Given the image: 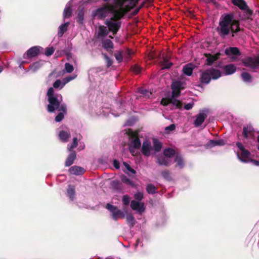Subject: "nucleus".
<instances>
[{
  "instance_id": "61",
  "label": "nucleus",
  "mask_w": 259,
  "mask_h": 259,
  "mask_svg": "<svg viewBox=\"0 0 259 259\" xmlns=\"http://www.w3.org/2000/svg\"><path fill=\"white\" fill-rule=\"evenodd\" d=\"M249 162H251L254 165L259 166V160H250Z\"/></svg>"
},
{
  "instance_id": "1",
  "label": "nucleus",
  "mask_w": 259,
  "mask_h": 259,
  "mask_svg": "<svg viewBox=\"0 0 259 259\" xmlns=\"http://www.w3.org/2000/svg\"><path fill=\"white\" fill-rule=\"evenodd\" d=\"M118 6L106 4L92 12V16L98 19L103 20L108 17L105 21V24L108 30L112 32L113 35L117 33L121 27L120 19L131 9L128 8L124 9L127 1H115ZM132 6H135L138 1H130Z\"/></svg>"
},
{
  "instance_id": "2",
  "label": "nucleus",
  "mask_w": 259,
  "mask_h": 259,
  "mask_svg": "<svg viewBox=\"0 0 259 259\" xmlns=\"http://www.w3.org/2000/svg\"><path fill=\"white\" fill-rule=\"evenodd\" d=\"M217 31L222 38H225L229 34L234 37L241 31L239 22L234 19L232 13L224 14L220 18Z\"/></svg>"
},
{
  "instance_id": "25",
  "label": "nucleus",
  "mask_w": 259,
  "mask_h": 259,
  "mask_svg": "<svg viewBox=\"0 0 259 259\" xmlns=\"http://www.w3.org/2000/svg\"><path fill=\"white\" fill-rule=\"evenodd\" d=\"M70 23L69 22H65L60 25L58 29V36L59 37H62L64 33L68 30V28Z\"/></svg>"
},
{
  "instance_id": "18",
  "label": "nucleus",
  "mask_w": 259,
  "mask_h": 259,
  "mask_svg": "<svg viewBox=\"0 0 259 259\" xmlns=\"http://www.w3.org/2000/svg\"><path fill=\"white\" fill-rule=\"evenodd\" d=\"M225 141L223 139L210 140L205 145L206 149H210L217 146H223L225 145Z\"/></svg>"
},
{
  "instance_id": "39",
  "label": "nucleus",
  "mask_w": 259,
  "mask_h": 259,
  "mask_svg": "<svg viewBox=\"0 0 259 259\" xmlns=\"http://www.w3.org/2000/svg\"><path fill=\"white\" fill-rule=\"evenodd\" d=\"M111 186L113 189L118 191L121 190L122 189V184L118 181H112L111 183Z\"/></svg>"
},
{
  "instance_id": "47",
  "label": "nucleus",
  "mask_w": 259,
  "mask_h": 259,
  "mask_svg": "<svg viewBox=\"0 0 259 259\" xmlns=\"http://www.w3.org/2000/svg\"><path fill=\"white\" fill-rule=\"evenodd\" d=\"M172 63L170 62L168 60H166L165 58L163 59L162 69H168L172 66Z\"/></svg>"
},
{
  "instance_id": "45",
  "label": "nucleus",
  "mask_w": 259,
  "mask_h": 259,
  "mask_svg": "<svg viewBox=\"0 0 259 259\" xmlns=\"http://www.w3.org/2000/svg\"><path fill=\"white\" fill-rule=\"evenodd\" d=\"M140 93L141 94H142L143 96L147 98H150L152 96V92L144 89H141L140 90Z\"/></svg>"
},
{
  "instance_id": "63",
  "label": "nucleus",
  "mask_w": 259,
  "mask_h": 259,
  "mask_svg": "<svg viewBox=\"0 0 259 259\" xmlns=\"http://www.w3.org/2000/svg\"><path fill=\"white\" fill-rule=\"evenodd\" d=\"M84 147H85V145L84 144H83L82 145H80L79 146V148L80 149H83L84 148Z\"/></svg>"
},
{
  "instance_id": "36",
  "label": "nucleus",
  "mask_w": 259,
  "mask_h": 259,
  "mask_svg": "<svg viewBox=\"0 0 259 259\" xmlns=\"http://www.w3.org/2000/svg\"><path fill=\"white\" fill-rule=\"evenodd\" d=\"M126 221L131 228L133 227L136 222L135 218L131 214H128L126 215Z\"/></svg>"
},
{
  "instance_id": "7",
  "label": "nucleus",
  "mask_w": 259,
  "mask_h": 259,
  "mask_svg": "<svg viewBox=\"0 0 259 259\" xmlns=\"http://www.w3.org/2000/svg\"><path fill=\"white\" fill-rule=\"evenodd\" d=\"M106 208L111 212L112 217L114 221H117L119 218L123 219L125 216L124 212L109 203L107 204Z\"/></svg>"
},
{
  "instance_id": "19",
  "label": "nucleus",
  "mask_w": 259,
  "mask_h": 259,
  "mask_svg": "<svg viewBox=\"0 0 259 259\" xmlns=\"http://www.w3.org/2000/svg\"><path fill=\"white\" fill-rule=\"evenodd\" d=\"M172 157H169L165 155L159 156L157 162L160 165L168 166L172 163Z\"/></svg>"
},
{
  "instance_id": "54",
  "label": "nucleus",
  "mask_w": 259,
  "mask_h": 259,
  "mask_svg": "<svg viewBox=\"0 0 259 259\" xmlns=\"http://www.w3.org/2000/svg\"><path fill=\"white\" fill-rule=\"evenodd\" d=\"M130 198L128 195H125L122 197V202L125 205H128L130 204Z\"/></svg>"
},
{
  "instance_id": "23",
  "label": "nucleus",
  "mask_w": 259,
  "mask_h": 259,
  "mask_svg": "<svg viewBox=\"0 0 259 259\" xmlns=\"http://www.w3.org/2000/svg\"><path fill=\"white\" fill-rule=\"evenodd\" d=\"M223 70L225 75H231L235 72L236 67L234 64H230L224 66Z\"/></svg>"
},
{
  "instance_id": "10",
  "label": "nucleus",
  "mask_w": 259,
  "mask_h": 259,
  "mask_svg": "<svg viewBox=\"0 0 259 259\" xmlns=\"http://www.w3.org/2000/svg\"><path fill=\"white\" fill-rule=\"evenodd\" d=\"M71 135L69 130L67 127L61 126L58 129V137L62 142H67Z\"/></svg>"
},
{
  "instance_id": "43",
  "label": "nucleus",
  "mask_w": 259,
  "mask_h": 259,
  "mask_svg": "<svg viewBox=\"0 0 259 259\" xmlns=\"http://www.w3.org/2000/svg\"><path fill=\"white\" fill-rule=\"evenodd\" d=\"M78 145V141L77 138L75 137L73 139V142L71 144H68L67 149L69 151H71L72 149L75 148Z\"/></svg>"
},
{
  "instance_id": "30",
  "label": "nucleus",
  "mask_w": 259,
  "mask_h": 259,
  "mask_svg": "<svg viewBox=\"0 0 259 259\" xmlns=\"http://www.w3.org/2000/svg\"><path fill=\"white\" fill-rule=\"evenodd\" d=\"M241 78L245 83H250L252 80V77L250 74L246 72H243L241 73Z\"/></svg>"
},
{
  "instance_id": "62",
  "label": "nucleus",
  "mask_w": 259,
  "mask_h": 259,
  "mask_svg": "<svg viewBox=\"0 0 259 259\" xmlns=\"http://www.w3.org/2000/svg\"><path fill=\"white\" fill-rule=\"evenodd\" d=\"M144 3H143V4H142V5H141V7H139V8H138L135 9L134 10V11H133V12H132V13H133L134 15L137 14L138 13V12L139 11L140 9L142 7L144 6Z\"/></svg>"
},
{
  "instance_id": "55",
  "label": "nucleus",
  "mask_w": 259,
  "mask_h": 259,
  "mask_svg": "<svg viewBox=\"0 0 259 259\" xmlns=\"http://www.w3.org/2000/svg\"><path fill=\"white\" fill-rule=\"evenodd\" d=\"M194 103L193 102H190L188 104H185V105L184 106V109H185L187 110H189L193 108V107L194 106Z\"/></svg>"
},
{
  "instance_id": "53",
  "label": "nucleus",
  "mask_w": 259,
  "mask_h": 259,
  "mask_svg": "<svg viewBox=\"0 0 259 259\" xmlns=\"http://www.w3.org/2000/svg\"><path fill=\"white\" fill-rule=\"evenodd\" d=\"M131 70L136 74H139L141 71V68L138 65H134L131 67Z\"/></svg>"
},
{
  "instance_id": "27",
  "label": "nucleus",
  "mask_w": 259,
  "mask_h": 259,
  "mask_svg": "<svg viewBox=\"0 0 259 259\" xmlns=\"http://www.w3.org/2000/svg\"><path fill=\"white\" fill-rule=\"evenodd\" d=\"M42 65V61H36L30 65L28 70L31 72L34 73L40 68Z\"/></svg>"
},
{
  "instance_id": "15",
  "label": "nucleus",
  "mask_w": 259,
  "mask_h": 259,
  "mask_svg": "<svg viewBox=\"0 0 259 259\" xmlns=\"http://www.w3.org/2000/svg\"><path fill=\"white\" fill-rule=\"evenodd\" d=\"M237 155L238 159L242 162L248 163L250 161L249 157L250 153L246 149L238 152L237 153Z\"/></svg>"
},
{
  "instance_id": "3",
  "label": "nucleus",
  "mask_w": 259,
  "mask_h": 259,
  "mask_svg": "<svg viewBox=\"0 0 259 259\" xmlns=\"http://www.w3.org/2000/svg\"><path fill=\"white\" fill-rule=\"evenodd\" d=\"M48 105L47 110L49 112H54L56 110L60 109L62 96L60 94L55 93L53 88H50L47 92Z\"/></svg>"
},
{
  "instance_id": "48",
  "label": "nucleus",
  "mask_w": 259,
  "mask_h": 259,
  "mask_svg": "<svg viewBox=\"0 0 259 259\" xmlns=\"http://www.w3.org/2000/svg\"><path fill=\"white\" fill-rule=\"evenodd\" d=\"M84 20V14L83 11L81 10L79 11L77 14V21L80 23L82 24Z\"/></svg>"
},
{
  "instance_id": "12",
  "label": "nucleus",
  "mask_w": 259,
  "mask_h": 259,
  "mask_svg": "<svg viewBox=\"0 0 259 259\" xmlns=\"http://www.w3.org/2000/svg\"><path fill=\"white\" fill-rule=\"evenodd\" d=\"M256 134L252 126L246 125L243 127L242 135L245 139L254 140Z\"/></svg>"
},
{
  "instance_id": "21",
  "label": "nucleus",
  "mask_w": 259,
  "mask_h": 259,
  "mask_svg": "<svg viewBox=\"0 0 259 259\" xmlns=\"http://www.w3.org/2000/svg\"><path fill=\"white\" fill-rule=\"evenodd\" d=\"M233 4L237 6L240 9L244 11L249 15L252 14V11L249 9L245 1H232Z\"/></svg>"
},
{
  "instance_id": "40",
  "label": "nucleus",
  "mask_w": 259,
  "mask_h": 259,
  "mask_svg": "<svg viewBox=\"0 0 259 259\" xmlns=\"http://www.w3.org/2000/svg\"><path fill=\"white\" fill-rule=\"evenodd\" d=\"M220 54H217L215 55H210L207 58V61L209 65L212 64L215 61L218 59Z\"/></svg>"
},
{
  "instance_id": "4",
  "label": "nucleus",
  "mask_w": 259,
  "mask_h": 259,
  "mask_svg": "<svg viewBox=\"0 0 259 259\" xmlns=\"http://www.w3.org/2000/svg\"><path fill=\"white\" fill-rule=\"evenodd\" d=\"M222 75L221 71L214 68H210L202 72L200 80L201 83L207 84L211 79H217Z\"/></svg>"
},
{
  "instance_id": "58",
  "label": "nucleus",
  "mask_w": 259,
  "mask_h": 259,
  "mask_svg": "<svg viewBox=\"0 0 259 259\" xmlns=\"http://www.w3.org/2000/svg\"><path fill=\"white\" fill-rule=\"evenodd\" d=\"M113 164L114 167L116 169H119L120 167L119 162L117 160H114L113 161Z\"/></svg>"
},
{
  "instance_id": "31",
  "label": "nucleus",
  "mask_w": 259,
  "mask_h": 259,
  "mask_svg": "<svg viewBox=\"0 0 259 259\" xmlns=\"http://www.w3.org/2000/svg\"><path fill=\"white\" fill-rule=\"evenodd\" d=\"M123 164L125 168V169L124 170V172L125 174L129 176H131V174H136V170L133 169L127 163H126V162H123Z\"/></svg>"
},
{
  "instance_id": "22",
  "label": "nucleus",
  "mask_w": 259,
  "mask_h": 259,
  "mask_svg": "<svg viewBox=\"0 0 259 259\" xmlns=\"http://www.w3.org/2000/svg\"><path fill=\"white\" fill-rule=\"evenodd\" d=\"M60 112L55 117L56 122L61 121L64 118V114L66 113L67 108L65 104L61 105L60 109L58 110Z\"/></svg>"
},
{
  "instance_id": "17",
  "label": "nucleus",
  "mask_w": 259,
  "mask_h": 259,
  "mask_svg": "<svg viewBox=\"0 0 259 259\" xmlns=\"http://www.w3.org/2000/svg\"><path fill=\"white\" fill-rule=\"evenodd\" d=\"M75 9L72 2L69 1L66 5L63 11V18H69L72 16V12Z\"/></svg>"
},
{
  "instance_id": "11",
  "label": "nucleus",
  "mask_w": 259,
  "mask_h": 259,
  "mask_svg": "<svg viewBox=\"0 0 259 259\" xmlns=\"http://www.w3.org/2000/svg\"><path fill=\"white\" fill-rule=\"evenodd\" d=\"M161 104L163 106L172 105L176 108L181 109L183 108V103L179 100L176 99V97H171L169 99H162L161 101Z\"/></svg>"
},
{
  "instance_id": "42",
  "label": "nucleus",
  "mask_w": 259,
  "mask_h": 259,
  "mask_svg": "<svg viewBox=\"0 0 259 259\" xmlns=\"http://www.w3.org/2000/svg\"><path fill=\"white\" fill-rule=\"evenodd\" d=\"M74 70L73 66L69 63H66L64 65V69L63 70L64 72L66 73H71Z\"/></svg>"
},
{
  "instance_id": "50",
  "label": "nucleus",
  "mask_w": 259,
  "mask_h": 259,
  "mask_svg": "<svg viewBox=\"0 0 259 259\" xmlns=\"http://www.w3.org/2000/svg\"><path fill=\"white\" fill-rule=\"evenodd\" d=\"M121 180L122 182H123V183H125L126 184L130 185L131 186H133V185H134L133 183L130 180V179H128V178H127L125 176H122L121 178Z\"/></svg>"
},
{
  "instance_id": "20",
  "label": "nucleus",
  "mask_w": 259,
  "mask_h": 259,
  "mask_svg": "<svg viewBox=\"0 0 259 259\" xmlns=\"http://www.w3.org/2000/svg\"><path fill=\"white\" fill-rule=\"evenodd\" d=\"M207 115L204 111L200 112V113L196 116V119L194 122V125L195 127H199L204 121L205 119L206 118Z\"/></svg>"
},
{
  "instance_id": "28",
  "label": "nucleus",
  "mask_w": 259,
  "mask_h": 259,
  "mask_svg": "<svg viewBox=\"0 0 259 259\" xmlns=\"http://www.w3.org/2000/svg\"><path fill=\"white\" fill-rule=\"evenodd\" d=\"M225 53L227 55L230 56L231 55H240V52L238 48L236 47H230L225 50Z\"/></svg>"
},
{
  "instance_id": "38",
  "label": "nucleus",
  "mask_w": 259,
  "mask_h": 259,
  "mask_svg": "<svg viewBox=\"0 0 259 259\" xmlns=\"http://www.w3.org/2000/svg\"><path fill=\"white\" fill-rule=\"evenodd\" d=\"M146 191L149 194H154L157 192V189L154 185L149 184L146 186Z\"/></svg>"
},
{
  "instance_id": "14",
  "label": "nucleus",
  "mask_w": 259,
  "mask_h": 259,
  "mask_svg": "<svg viewBox=\"0 0 259 259\" xmlns=\"http://www.w3.org/2000/svg\"><path fill=\"white\" fill-rule=\"evenodd\" d=\"M40 49H42V48L39 46H34L31 47L27 50V52L24 55L23 57L24 58H31L34 57L39 54Z\"/></svg>"
},
{
  "instance_id": "16",
  "label": "nucleus",
  "mask_w": 259,
  "mask_h": 259,
  "mask_svg": "<svg viewBox=\"0 0 259 259\" xmlns=\"http://www.w3.org/2000/svg\"><path fill=\"white\" fill-rule=\"evenodd\" d=\"M153 150L151 146V142L148 140L145 141L143 143L142 146V153L145 156H149L151 154V151Z\"/></svg>"
},
{
  "instance_id": "64",
  "label": "nucleus",
  "mask_w": 259,
  "mask_h": 259,
  "mask_svg": "<svg viewBox=\"0 0 259 259\" xmlns=\"http://www.w3.org/2000/svg\"><path fill=\"white\" fill-rule=\"evenodd\" d=\"M139 242H140V240L139 239L137 240V243L135 244V248H136L137 247V246H138V244L139 243Z\"/></svg>"
},
{
  "instance_id": "5",
  "label": "nucleus",
  "mask_w": 259,
  "mask_h": 259,
  "mask_svg": "<svg viewBox=\"0 0 259 259\" xmlns=\"http://www.w3.org/2000/svg\"><path fill=\"white\" fill-rule=\"evenodd\" d=\"M128 149L133 155L136 154V151L141 146V142L137 133L131 131L129 132Z\"/></svg>"
},
{
  "instance_id": "8",
  "label": "nucleus",
  "mask_w": 259,
  "mask_h": 259,
  "mask_svg": "<svg viewBox=\"0 0 259 259\" xmlns=\"http://www.w3.org/2000/svg\"><path fill=\"white\" fill-rule=\"evenodd\" d=\"M77 75L75 74L67 76L63 78L62 80L57 79L56 80L53 84L52 87L53 89L61 90L64 88L66 84L69 81L74 79L76 77Z\"/></svg>"
},
{
  "instance_id": "44",
  "label": "nucleus",
  "mask_w": 259,
  "mask_h": 259,
  "mask_svg": "<svg viewBox=\"0 0 259 259\" xmlns=\"http://www.w3.org/2000/svg\"><path fill=\"white\" fill-rule=\"evenodd\" d=\"M175 150L171 148H167L164 151V155L169 157H172L175 155Z\"/></svg>"
},
{
  "instance_id": "60",
  "label": "nucleus",
  "mask_w": 259,
  "mask_h": 259,
  "mask_svg": "<svg viewBox=\"0 0 259 259\" xmlns=\"http://www.w3.org/2000/svg\"><path fill=\"white\" fill-rule=\"evenodd\" d=\"M25 63V61H23L22 62H21L20 63H19V67L20 69H23L24 70L25 72H28L29 71V70L28 69H25L24 66H23V64Z\"/></svg>"
},
{
  "instance_id": "37",
  "label": "nucleus",
  "mask_w": 259,
  "mask_h": 259,
  "mask_svg": "<svg viewBox=\"0 0 259 259\" xmlns=\"http://www.w3.org/2000/svg\"><path fill=\"white\" fill-rule=\"evenodd\" d=\"M103 47L105 49H112L113 48V43L109 39H106L102 42Z\"/></svg>"
},
{
  "instance_id": "51",
  "label": "nucleus",
  "mask_w": 259,
  "mask_h": 259,
  "mask_svg": "<svg viewBox=\"0 0 259 259\" xmlns=\"http://www.w3.org/2000/svg\"><path fill=\"white\" fill-rule=\"evenodd\" d=\"M135 200L140 202L143 198V193L140 192H138L134 195Z\"/></svg>"
},
{
  "instance_id": "57",
  "label": "nucleus",
  "mask_w": 259,
  "mask_h": 259,
  "mask_svg": "<svg viewBox=\"0 0 259 259\" xmlns=\"http://www.w3.org/2000/svg\"><path fill=\"white\" fill-rule=\"evenodd\" d=\"M176 126L174 124H171L169 126L165 127V130L166 132L172 131L175 130Z\"/></svg>"
},
{
  "instance_id": "34",
  "label": "nucleus",
  "mask_w": 259,
  "mask_h": 259,
  "mask_svg": "<svg viewBox=\"0 0 259 259\" xmlns=\"http://www.w3.org/2000/svg\"><path fill=\"white\" fill-rule=\"evenodd\" d=\"M153 146L152 147L153 150L155 152L159 151L162 148V144L158 140L154 139L153 141Z\"/></svg>"
},
{
  "instance_id": "35",
  "label": "nucleus",
  "mask_w": 259,
  "mask_h": 259,
  "mask_svg": "<svg viewBox=\"0 0 259 259\" xmlns=\"http://www.w3.org/2000/svg\"><path fill=\"white\" fill-rule=\"evenodd\" d=\"M175 161L177 162V166L180 168H182L184 167V163L181 156L177 155L175 158Z\"/></svg>"
},
{
  "instance_id": "9",
  "label": "nucleus",
  "mask_w": 259,
  "mask_h": 259,
  "mask_svg": "<svg viewBox=\"0 0 259 259\" xmlns=\"http://www.w3.org/2000/svg\"><path fill=\"white\" fill-rule=\"evenodd\" d=\"M172 97H178L181 94V91L184 88V82L176 80L171 83Z\"/></svg>"
},
{
  "instance_id": "59",
  "label": "nucleus",
  "mask_w": 259,
  "mask_h": 259,
  "mask_svg": "<svg viewBox=\"0 0 259 259\" xmlns=\"http://www.w3.org/2000/svg\"><path fill=\"white\" fill-rule=\"evenodd\" d=\"M236 146L240 151H242L243 150L245 149L244 148L243 145H242V144L240 142H237Z\"/></svg>"
},
{
  "instance_id": "33",
  "label": "nucleus",
  "mask_w": 259,
  "mask_h": 259,
  "mask_svg": "<svg viewBox=\"0 0 259 259\" xmlns=\"http://www.w3.org/2000/svg\"><path fill=\"white\" fill-rule=\"evenodd\" d=\"M108 34V30L104 26H100L98 30V36L100 37H105Z\"/></svg>"
},
{
  "instance_id": "13",
  "label": "nucleus",
  "mask_w": 259,
  "mask_h": 259,
  "mask_svg": "<svg viewBox=\"0 0 259 259\" xmlns=\"http://www.w3.org/2000/svg\"><path fill=\"white\" fill-rule=\"evenodd\" d=\"M131 207L132 209L137 212L142 214L145 210V206L143 202L132 200L131 202Z\"/></svg>"
},
{
  "instance_id": "41",
  "label": "nucleus",
  "mask_w": 259,
  "mask_h": 259,
  "mask_svg": "<svg viewBox=\"0 0 259 259\" xmlns=\"http://www.w3.org/2000/svg\"><path fill=\"white\" fill-rule=\"evenodd\" d=\"M161 174L162 177L166 181H170L172 180V177L170 176V173L168 170L162 171Z\"/></svg>"
},
{
  "instance_id": "56",
  "label": "nucleus",
  "mask_w": 259,
  "mask_h": 259,
  "mask_svg": "<svg viewBox=\"0 0 259 259\" xmlns=\"http://www.w3.org/2000/svg\"><path fill=\"white\" fill-rule=\"evenodd\" d=\"M105 58L106 60L107 66L110 67L113 63L112 60L106 55H105Z\"/></svg>"
},
{
  "instance_id": "52",
  "label": "nucleus",
  "mask_w": 259,
  "mask_h": 259,
  "mask_svg": "<svg viewBox=\"0 0 259 259\" xmlns=\"http://www.w3.org/2000/svg\"><path fill=\"white\" fill-rule=\"evenodd\" d=\"M54 51L55 49L53 47H48L46 49L45 54L47 56H50L54 53Z\"/></svg>"
},
{
  "instance_id": "49",
  "label": "nucleus",
  "mask_w": 259,
  "mask_h": 259,
  "mask_svg": "<svg viewBox=\"0 0 259 259\" xmlns=\"http://www.w3.org/2000/svg\"><path fill=\"white\" fill-rule=\"evenodd\" d=\"M114 56L116 60L119 62H121L123 59V56L121 51H117L114 53Z\"/></svg>"
},
{
  "instance_id": "24",
  "label": "nucleus",
  "mask_w": 259,
  "mask_h": 259,
  "mask_svg": "<svg viewBox=\"0 0 259 259\" xmlns=\"http://www.w3.org/2000/svg\"><path fill=\"white\" fill-rule=\"evenodd\" d=\"M69 171L72 175H80L84 173V169L80 166H73L69 168Z\"/></svg>"
},
{
  "instance_id": "26",
  "label": "nucleus",
  "mask_w": 259,
  "mask_h": 259,
  "mask_svg": "<svg viewBox=\"0 0 259 259\" xmlns=\"http://www.w3.org/2000/svg\"><path fill=\"white\" fill-rule=\"evenodd\" d=\"M76 157V154L75 152L74 151H71L65 161V166H69L72 165L74 162V160L75 159Z\"/></svg>"
},
{
  "instance_id": "29",
  "label": "nucleus",
  "mask_w": 259,
  "mask_h": 259,
  "mask_svg": "<svg viewBox=\"0 0 259 259\" xmlns=\"http://www.w3.org/2000/svg\"><path fill=\"white\" fill-rule=\"evenodd\" d=\"M193 65L190 63L184 66L183 71L185 74L190 76L193 73Z\"/></svg>"
},
{
  "instance_id": "46",
  "label": "nucleus",
  "mask_w": 259,
  "mask_h": 259,
  "mask_svg": "<svg viewBox=\"0 0 259 259\" xmlns=\"http://www.w3.org/2000/svg\"><path fill=\"white\" fill-rule=\"evenodd\" d=\"M119 104V111L118 113H115L114 112H111V114L115 117L119 116L120 114L124 112L123 107L124 105L122 103H120Z\"/></svg>"
},
{
  "instance_id": "32",
  "label": "nucleus",
  "mask_w": 259,
  "mask_h": 259,
  "mask_svg": "<svg viewBox=\"0 0 259 259\" xmlns=\"http://www.w3.org/2000/svg\"><path fill=\"white\" fill-rule=\"evenodd\" d=\"M67 196L71 200H73L75 196V189L73 186L69 185L67 190Z\"/></svg>"
},
{
  "instance_id": "6",
  "label": "nucleus",
  "mask_w": 259,
  "mask_h": 259,
  "mask_svg": "<svg viewBox=\"0 0 259 259\" xmlns=\"http://www.w3.org/2000/svg\"><path fill=\"white\" fill-rule=\"evenodd\" d=\"M243 65L251 69L259 68V55L254 57H248L242 61Z\"/></svg>"
}]
</instances>
